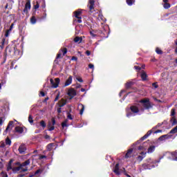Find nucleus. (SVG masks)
<instances>
[{"label":"nucleus","mask_w":177,"mask_h":177,"mask_svg":"<svg viewBox=\"0 0 177 177\" xmlns=\"http://www.w3.org/2000/svg\"><path fill=\"white\" fill-rule=\"evenodd\" d=\"M15 24H12L10 27V29L8 30L10 31H12V30H13V27H14Z\"/></svg>","instance_id":"8fccbe9b"},{"label":"nucleus","mask_w":177,"mask_h":177,"mask_svg":"<svg viewBox=\"0 0 177 177\" xmlns=\"http://www.w3.org/2000/svg\"><path fill=\"white\" fill-rule=\"evenodd\" d=\"M62 53H63V55L64 56V55H66V53H67V48H64L62 50Z\"/></svg>","instance_id":"c03bdc74"},{"label":"nucleus","mask_w":177,"mask_h":177,"mask_svg":"<svg viewBox=\"0 0 177 177\" xmlns=\"http://www.w3.org/2000/svg\"><path fill=\"white\" fill-rule=\"evenodd\" d=\"M139 109H140V105H138V106H131V110L132 111V113H135L137 114H142V113H143V109H141L139 110Z\"/></svg>","instance_id":"39448f33"},{"label":"nucleus","mask_w":177,"mask_h":177,"mask_svg":"<svg viewBox=\"0 0 177 177\" xmlns=\"http://www.w3.org/2000/svg\"><path fill=\"white\" fill-rule=\"evenodd\" d=\"M39 8V4L37 3V4L35 6V9H38Z\"/></svg>","instance_id":"5fc2aeb1"},{"label":"nucleus","mask_w":177,"mask_h":177,"mask_svg":"<svg viewBox=\"0 0 177 177\" xmlns=\"http://www.w3.org/2000/svg\"><path fill=\"white\" fill-rule=\"evenodd\" d=\"M133 85V82H129L126 84V88H131Z\"/></svg>","instance_id":"c85d7f7f"},{"label":"nucleus","mask_w":177,"mask_h":177,"mask_svg":"<svg viewBox=\"0 0 177 177\" xmlns=\"http://www.w3.org/2000/svg\"><path fill=\"white\" fill-rule=\"evenodd\" d=\"M134 68H136V70H140V67L139 66H134Z\"/></svg>","instance_id":"338daca9"},{"label":"nucleus","mask_w":177,"mask_h":177,"mask_svg":"<svg viewBox=\"0 0 177 177\" xmlns=\"http://www.w3.org/2000/svg\"><path fill=\"white\" fill-rule=\"evenodd\" d=\"M88 7L89 8L91 12H92V10H93L95 8V0H89Z\"/></svg>","instance_id":"9d476101"},{"label":"nucleus","mask_w":177,"mask_h":177,"mask_svg":"<svg viewBox=\"0 0 177 177\" xmlns=\"http://www.w3.org/2000/svg\"><path fill=\"white\" fill-rule=\"evenodd\" d=\"M155 150H156V147H155V146H151V147L148 149L147 153H153V151H154Z\"/></svg>","instance_id":"b1692460"},{"label":"nucleus","mask_w":177,"mask_h":177,"mask_svg":"<svg viewBox=\"0 0 177 177\" xmlns=\"http://www.w3.org/2000/svg\"><path fill=\"white\" fill-rule=\"evenodd\" d=\"M1 177H8V174H6V172H5V171H2L1 173Z\"/></svg>","instance_id":"4c0bfd02"},{"label":"nucleus","mask_w":177,"mask_h":177,"mask_svg":"<svg viewBox=\"0 0 177 177\" xmlns=\"http://www.w3.org/2000/svg\"><path fill=\"white\" fill-rule=\"evenodd\" d=\"M163 6H164L165 9H169V8H171V5L168 3H165Z\"/></svg>","instance_id":"473e14b6"},{"label":"nucleus","mask_w":177,"mask_h":177,"mask_svg":"<svg viewBox=\"0 0 177 177\" xmlns=\"http://www.w3.org/2000/svg\"><path fill=\"white\" fill-rule=\"evenodd\" d=\"M59 97H60V94H59V93H58V94L56 95V97H55V100H54V102H57V100H59Z\"/></svg>","instance_id":"ea45409f"},{"label":"nucleus","mask_w":177,"mask_h":177,"mask_svg":"<svg viewBox=\"0 0 177 177\" xmlns=\"http://www.w3.org/2000/svg\"><path fill=\"white\" fill-rule=\"evenodd\" d=\"M6 145H8V146H10V145H12V141L10 140V139H9V138H7L6 139Z\"/></svg>","instance_id":"cd10ccee"},{"label":"nucleus","mask_w":177,"mask_h":177,"mask_svg":"<svg viewBox=\"0 0 177 177\" xmlns=\"http://www.w3.org/2000/svg\"><path fill=\"white\" fill-rule=\"evenodd\" d=\"M57 113H62V107H59L58 109H57Z\"/></svg>","instance_id":"864d4df0"},{"label":"nucleus","mask_w":177,"mask_h":177,"mask_svg":"<svg viewBox=\"0 0 177 177\" xmlns=\"http://www.w3.org/2000/svg\"><path fill=\"white\" fill-rule=\"evenodd\" d=\"M160 132H162V130H158V131H154V133H160Z\"/></svg>","instance_id":"680f3d73"},{"label":"nucleus","mask_w":177,"mask_h":177,"mask_svg":"<svg viewBox=\"0 0 177 177\" xmlns=\"http://www.w3.org/2000/svg\"><path fill=\"white\" fill-rule=\"evenodd\" d=\"M75 42H79V44H80V42L82 41V39L80 37H76L74 39Z\"/></svg>","instance_id":"c756f323"},{"label":"nucleus","mask_w":177,"mask_h":177,"mask_svg":"<svg viewBox=\"0 0 177 177\" xmlns=\"http://www.w3.org/2000/svg\"><path fill=\"white\" fill-rule=\"evenodd\" d=\"M167 154L171 156V160H173L174 161H177V152H169L167 153Z\"/></svg>","instance_id":"ddd939ff"},{"label":"nucleus","mask_w":177,"mask_h":177,"mask_svg":"<svg viewBox=\"0 0 177 177\" xmlns=\"http://www.w3.org/2000/svg\"><path fill=\"white\" fill-rule=\"evenodd\" d=\"M50 82L51 84V87L54 88H59V84H60V79L59 78H55V80L50 79Z\"/></svg>","instance_id":"20e7f679"},{"label":"nucleus","mask_w":177,"mask_h":177,"mask_svg":"<svg viewBox=\"0 0 177 177\" xmlns=\"http://www.w3.org/2000/svg\"><path fill=\"white\" fill-rule=\"evenodd\" d=\"M68 120H66L64 122H62V128H64L65 127H67V122H68Z\"/></svg>","instance_id":"e433bc0d"},{"label":"nucleus","mask_w":177,"mask_h":177,"mask_svg":"<svg viewBox=\"0 0 177 177\" xmlns=\"http://www.w3.org/2000/svg\"><path fill=\"white\" fill-rule=\"evenodd\" d=\"M40 95H41L42 97H44V96H45V93H44V91H41V92H40Z\"/></svg>","instance_id":"0e129e2a"},{"label":"nucleus","mask_w":177,"mask_h":177,"mask_svg":"<svg viewBox=\"0 0 177 177\" xmlns=\"http://www.w3.org/2000/svg\"><path fill=\"white\" fill-rule=\"evenodd\" d=\"M30 21L32 24H35V23H37V19H35V17H32V18L30 19Z\"/></svg>","instance_id":"2f4dec72"},{"label":"nucleus","mask_w":177,"mask_h":177,"mask_svg":"<svg viewBox=\"0 0 177 177\" xmlns=\"http://www.w3.org/2000/svg\"><path fill=\"white\" fill-rule=\"evenodd\" d=\"M82 13V11L81 10H78L75 12V17L77 19V22L82 23V20H81V14Z\"/></svg>","instance_id":"423d86ee"},{"label":"nucleus","mask_w":177,"mask_h":177,"mask_svg":"<svg viewBox=\"0 0 177 177\" xmlns=\"http://www.w3.org/2000/svg\"><path fill=\"white\" fill-rule=\"evenodd\" d=\"M53 145H54L53 143H50L47 145V150H48V151H50V150L53 149Z\"/></svg>","instance_id":"bb28decb"},{"label":"nucleus","mask_w":177,"mask_h":177,"mask_svg":"<svg viewBox=\"0 0 177 177\" xmlns=\"http://www.w3.org/2000/svg\"><path fill=\"white\" fill-rule=\"evenodd\" d=\"M133 153V149H129L127 150V152L126 153L124 156V158H131L132 157Z\"/></svg>","instance_id":"1a4fd4ad"},{"label":"nucleus","mask_w":177,"mask_h":177,"mask_svg":"<svg viewBox=\"0 0 177 177\" xmlns=\"http://www.w3.org/2000/svg\"><path fill=\"white\" fill-rule=\"evenodd\" d=\"M127 3L129 6H132L135 3V0H127Z\"/></svg>","instance_id":"a878e982"},{"label":"nucleus","mask_w":177,"mask_h":177,"mask_svg":"<svg viewBox=\"0 0 177 177\" xmlns=\"http://www.w3.org/2000/svg\"><path fill=\"white\" fill-rule=\"evenodd\" d=\"M77 80L79 81V82H84V80L81 77H77Z\"/></svg>","instance_id":"09e8293b"},{"label":"nucleus","mask_w":177,"mask_h":177,"mask_svg":"<svg viewBox=\"0 0 177 177\" xmlns=\"http://www.w3.org/2000/svg\"><path fill=\"white\" fill-rule=\"evenodd\" d=\"M168 136L167 135H164L162 136L161 137L159 138V140H164V138H167Z\"/></svg>","instance_id":"37998d69"},{"label":"nucleus","mask_w":177,"mask_h":177,"mask_svg":"<svg viewBox=\"0 0 177 177\" xmlns=\"http://www.w3.org/2000/svg\"><path fill=\"white\" fill-rule=\"evenodd\" d=\"M68 120H73V116H71V114H68Z\"/></svg>","instance_id":"603ef678"},{"label":"nucleus","mask_w":177,"mask_h":177,"mask_svg":"<svg viewBox=\"0 0 177 177\" xmlns=\"http://www.w3.org/2000/svg\"><path fill=\"white\" fill-rule=\"evenodd\" d=\"M31 9V3L30 1H27L26 5H25V8L24 9V13H27L28 10Z\"/></svg>","instance_id":"6e6552de"},{"label":"nucleus","mask_w":177,"mask_h":177,"mask_svg":"<svg viewBox=\"0 0 177 177\" xmlns=\"http://www.w3.org/2000/svg\"><path fill=\"white\" fill-rule=\"evenodd\" d=\"M10 33V30H7L5 34V37H9V34Z\"/></svg>","instance_id":"a19ab883"},{"label":"nucleus","mask_w":177,"mask_h":177,"mask_svg":"<svg viewBox=\"0 0 177 177\" xmlns=\"http://www.w3.org/2000/svg\"><path fill=\"white\" fill-rule=\"evenodd\" d=\"M12 162H13L12 160H10L7 165V171H10V169H12Z\"/></svg>","instance_id":"4be33fe9"},{"label":"nucleus","mask_w":177,"mask_h":177,"mask_svg":"<svg viewBox=\"0 0 177 177\" xmlns=\"http://www.w3.org/2000/svg\"><path fill=\"white\" fill-rule=\"evenodd\" d=\"M131 115H133L132 113H127V117H131Z\"/></svg>","instance_id":"774afa93"},{"label":"nucleus","mask_w":177,"mask_h":177,"mask_svg":"<svg viewBox=\"0 0 177 177\" xmlns=\"http://www.w3.org/2000/svg\"><path fill=\"white\" fill-rule=\"evenodd\" d=\"M152 86H153L154 88H158V86L157 85L156 83L152 84Z\"/></svg>","instance_id":"6e6d98bb"},{"label":"nucleus","mask_w":177,"mask_h":177,"mask_svg":"<svg viewBox=\"0 0 177 177\" xmlns=\"http://www.w3.org/2000/svg\"><path fill=\"white\" fill-rule=\"evenodd\" d=\"M28 121L30 124H32L34 122V120H32V116H31V115H30L28 117Z\"/></svg>","instance_id":"72a5a7b5"},{"label":"nucleus","mask_w":177,"mask_h":177,"mask_svg":"<svg viewBox=\"0 0 177 177\" xmlns=\"http://www.w3.org/2000/svg\"><path fill=\"white\" fill-rule=\"evenodd\" d=\"M60 56H62V54H61V53L57 54V59L60 58Z\"/></svg>","instance_id":"69168bd1"},{"label":"nucleus","mask_w":177,"mask_h":177,"mask_svg":"<svg viewBox=\"0 0 177 177\" xmlns=\"http://www.w3.org/2000/svg\"><path fill=\"white\" fill-rule=\"evenodd\" d=\"M15 122L10 121L8 123V125L7 126V128L6 129V133L9 131L10 129H12V128L14 127Z\"/></svg>","instance_id":"2eb2a0df"},{"label":"nucleus","mask_w":177,"mask_h":177,"mask_svg":"<svg viewBox=\"0 0 177 177\" xmlns=\"http://www.w3.org/2000/svg\"><path fill=\"white\" fill-rule=\"evenodd\" d=\"M18 150L20 154H24V153H26V150H27V147H26V145L22 144L19 146Z\"/></svg>","instance_id":"0eeeda50"},{"label":"nucleus","mask_w":177,"mask_h":177,"mask_svg":"<svg viewBox=\"0 0 177 177\" xmlns=\"http://www.w3.org/2000/svg\"><path fill=\"white\" fill-rule=\"evenodd\" d=\"M73 82V76H69L67 80L65 82L64 86H68V85H71Z\"/></svg>","instance_id":"dca6fc26"},{"label":"nucleus","mask_w":177,"mask_h":177,"mask_svg":"<svg viewBox=\"0 0 177 177\" xmlns=\"http://www.w3.org/2000/svg\"><path fill=\"white\" fill-rule=\"evenodd\" d=\"M66 104H67V101L64 99H62L59 102V107H63L64 106H66Z\"/></svg>","instance_id":"a211bd4d"},{"label":"nucleus","mask_w":177,"mask_h":177,"mask_svg":"<svg viewBox=\"0 0 177 177\" xmlns=\"http://www.w3.org/2000/svg\"><path fill=\"white\" fill-rule=\"evenodd\" d=\"M140 103L146 110L151 109V104H150V101L147 98L140 100Z\"/></svg>","instance_id":"7ed1b4c3"},{"label":"nucleus","mask_w":177,"mask_h":177,"mask_svg":"<svg viewBox=\"0 0 177 177\" xmlns=\"http://www.w3.org/2000/svg\"><path fill=\"white\" fill-rule=\"evenodd\" d=\"M78 108L81 109L80 114V115H82V114H84V111L85 110V106H84V104H79Z\"/></svg>","instance_id":"aec40b11"},{"label":"nucleus","mask_w":177,"mask_h":177,"mask_svg":"<svg viewBox=\"0 0 177 177\" xmlns=\"http://www.w3.org/2000/svg\"><path fill=\"white\" fill-rule=\"evenodd\" d=\"M90 34L91 35V37H93V38H95V37H96V35L95 33H93V32L90 31Z\"/></svg>","instance_id":"49530a36"},{"label":"nucleus","mask_w":177,"mask_h":177,"mask_svg":"<svg viewBox=\"0 0 177 177\" xmlns=\"http://www.w3.org/2000/svg\"><path fill=\"white\" fill-rule=\"evenodd\" d=\"M43 158H46V156H42L41 155L39 158V160H42Z\"/></svg>","instance_id":"de8ad7c7"},{"label":"nucleus","mask_w":177,"mask_h":177,"mask_svg":"<svg viewBox=\"0 0 177 177\" xmlns=\"http://www.w3.org/2000/svg\"><path fill=\"white\" fill-rule=\"evenodd\" d=\"M6 39H2L1 44H2V45H5V44H6Z\"/></svg>","instance_id":"bf43d9fd"},{"label":"nucleus","mask_w":177,"mask_h":177,"mask_svg":"<svg viewBox=\"0 0 177 177\" xmlns=\"http://www.w3.org/2000/svg\"><path fill=\"white\" fill-rule=\"evenodd\" d=\"M142 156H139L138 157V161H142V160H143V158H145V156H146V152H142L141 153Z\"/></svg>","instance_id":"5701e85b"},{"label":"nucleus","mask_w":177,"mask_h":177,"mask_svg":"<svg viewBox=\"0 0 177 177\" xmlns=\"http://www.w3.org/2000/svg\"><path fill=\"white\" fill-rule=\"evenodd\" d=\"M175 114H176V109H172L171 110V118H174V117H175Z\"/></svg>","instance_id":"393cba45"},{"label":"nucleus","mask_w":177,"mask_h":177,"mask_svg":"<svg viewBox=\"0 0 177 177\" xmlns=\"http://www.w3.org/2000/svg\"><path fill=\"white\" fill-rule=\"evenodd\" d=\"M5 122V118H0V125H2Z\"/></svg>","instance_id":"58836bf2"},{"label":"nucleus","mask_w":177,"mask_h":177,"mask_svg":"<svg viewBox=\"0 0 177 177\" xmlns=\"http://www.w3.org/2000/svg\"><path fill=\"white\" fill-rule=\"evenodd\" d=\"M68 96H70L71 99H73V97H74V96H75V95H77V91H75V90L74 89H70L68 91Z\"/></svg>","instance_id":"9b49d317"},{"label":"nucleus","mask_w":177,"mask_h":177,"mask_svg":"<svg viewBox=\"0 0 177 177\" xmlns=\"http://www.w3.org/2000/svg\"><path fill=\"white\" fill-rule=\"evenodd\" d=\"M147 164H144L142 167L145 168V169H151V168H154L156 165L154 164H157V162H160V160H153L151 158H149L147 160Z\"/></svg>","instance_id":"f03ea898"},{"label":"nucleus","mask_w":177,"mask_h":177,"mask_svg":"<svg viewBox=\"0 0 177 177\" xmlns=\"http://www.w3.org/2000/svg\"><path fill=\"white\" fill-rule=\"evenodd\" d=\"M27 165H30V160H27L19 167L12 168V171L14 174L19 172V171H20V172H26V171H28Z\"/></svg>","instance_id":"f257e3e1"},{"label":"nucleus","mask_w":177,"mask_h":177,"mask_svg":"<svg viewBox=\"0 0 177 177\" xmlns=\"http://www.w3.org/2000/svg\"><path fill=\"white\" fill-rule=\"evenodd\" d=\"M86 55H87V56H90L91 55V52L89 50H86Z\"/></svg>","instance_id":"13d9d810"},{"label":"nucleus","mask_w":177,"mask_h":177,"mask_svg":"<svg viewBox=\"0 0 177 177\" xmlns=\"http://www.w3.org/2000/svg\"><path fill=\"white\" fill-rule=\"evenodd\" d=\"M39 172H41V170L38 169L37 171H36L35 172V175H38V174H39Z\"/></svg>","instance_id":"052dcab7"},{"label":"nucleus","mask_w":177,"mask_h":177,"mask_svg":"<svg viewBox=\"0 0 177 177\" xmlns=\"http://www.w3.org/2000/svg\"><path fill=\"white\" fill-rule=\"evenodd\" d=\"M156 53H158V55H161L162 53V51L161 50V49H160L158 48H157L156 49Z\"/></svg>","instance_id":"c9c22d12"},{"label":"nucleus","mask_w":177,"mask_h":177,"mask_svg":"<svg viewBox=\"0 0 177 177\" xmlns=\"http://www.w3.org/2000/svg\"><path fill=\"white\" fill-rule=\"evenodd\" d=\"M177 132V126L171 130L170 133H176Z\"/></svg>","instance_id":"f704fd0d"},{"label":"nucleus","mask_w":177,"mask_h":177,"mask_svg":"<svg viewBox=\"0 0 177 177\" xmlns=\"http://www.w3.org/2000/svg\"><path fill=\"white\" fill-rule=\"evenodd\" d=\"M88 67H89V68H92L93 70L95 68V66L93 64H90L88 65Z\"/></svg>","instance_id":"a18cd8bd"},{"label":"nucleus","mask_w":177,"mask_h":177,"mask_svg":"<svg viewBox=\"0 0 177 177\" xmlns=\"http://www.w3.org/2000/svg\"><path fill=\"white\" fill-rule=\"evenodd\" d=\"M98 20H102V21H106V18L103 17V15H102V13L100 12V14L98 15Z\"/></svg>","instance_id":"412c9836"},{"label":"nucleus","mask_w":177,"mask_h":177,"mask_svg":"<svg viewBox=\"0 0 177 177\" xmlns=\"http://www.w3.org/2000/svg\"><path fill=\"white\" fill-rule=\"evenodd\" d=\"M55 129V126H49L48 131H53Z\"/></svg>","instance_id":"79ce46f5"},{"label":"nucleus","mask_w":177,"mask_h":177,"mask_svg":"<svg viewBox=\"0 0 177 177\" xmlns=\"http://www.w3.org/2000/svg\"><path fill=\"white\" fill-rule=\"evenodd\" d=\"M141 78L142 81H146V80H147V74H146V72H145V71H141Z\"/></svg>","instance_id":"6ab92c4d"},{"label":"nucleus","mask_w":177,"mask_h":177,"mask_svg":"<svg viewBox=\"0 0 177 177\" xmlns=\"http://www.w3.org/2000/svg\"><path fill=\"white\" fill-rule=\"evenodd\" d=\"M139 150H143V149H146L145 147H143V146H140L139 147Z\"/></svg>","instance_id":"e2e57ef3"},{"label":"nucleus","mask_w":177,"mask_h":177,"mask_svg":"<svg viewBox=\"0 0 177 177\" xmlns=\"http://www.w3.org/2000/svg\"><path fill=\"white\" fill-rule=\"evenodd\" d=\"M153 131H149L147 134H145L142 138H141V139L140 140V141H138L137 143H140V142L145 140V139H147V138H149V136H150V135H151Z\"/></svg>","instance_id":"f8f14e48"},{"label":"nucleus","mask_w":177,"mask_h":177,"mask_svg":"<svg viewBox=\"0 0 177 177\" xmlns=\"http://www.w3.org/2000/svg\"><path fill=\"white\" fill-rule=\"evenodd\" d=\"M24 129L26 130V128H23L21 127H15V131L17 132V133H23V132H24Z\"/></svg>","instance_id":"f3484780"},{"label":"nucleus","mask_w":177,"mask_h":177,"mask_svg":"<svg viewBox=\"0 0 177 177\" xmlns=\"http://www.w3.org/2000/svg\"><path fill=\"white\" fill-rule=\"evenodd\" d=\"M71 60H75V62H77V60H78V58H77V57H72Z\"/></svg>","instance_id":"3c124183"},{"label":"nucleus","mask_w":177,"mask_h":177,"mask_svg":"<svg viewBox=\"0 0 177 177\" xmlns=\"http://www.w3.org/2000/svg\"><path fill=\"white\" fill-rule=\"evenodd\" d=\"M113 172L116 175H120L121 173L120 172V164L117 163L115 166V169H113Z\"/></svg>","instance_id":"4468645a"},{"label":"nucleus","mask_w":177,"mask_h":177,"mask_svg":"<svg viewBox=\"0 0 177 177\" xmlns=\"http://www.w3.org/2000/svg\"><path fill=\"white\" fill-rule=\"evenodd\" d=\"M40 125L41 127H42V128L46 127V123H45V121L44 120L40 121Z\"/></svg>","instance_id":"7c9ffc66"},{"label":"nucleus","mask_w":177,"mask_h":177,"mask_svg":"<svg viewBox=\"0 0 177 177\" xmlns=\"http://www.w3.org/2000/svg\"><path fill=\"white\" fill-rule=\"evenodd\" d=\"M52 122H53V127L56 124V120L55 119H52Z\"/></svg>","instance_id":"4d7b16f0"}]
</instances>
